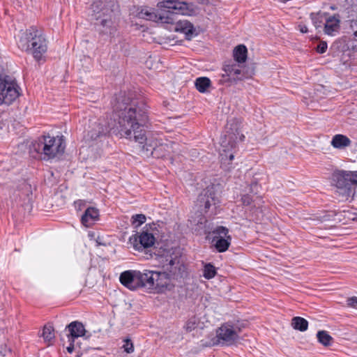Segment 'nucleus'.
<instances>
[{
	"mask_svg": "<svg viewBox=\"0 0 357 357\" xmlns=\"http://www.w3.org/2000/svg\"><path fill=\"white\" fill-rule=\"evenodd\" d=\"M113 113L109 119L116 136L134 139L144 144L146 142L144 126L148 122V106L137 98L132 91H120L112 101Z\"/></svg>",
	"mask_w": 357,
	"mask_h": 357,
	"instance_id": "nucleus-1",
	"label": "nucleus"
},
{
	"mask_svg": "<svg viewBox=\"0 0 357 357\" xmlns=\"http://www.w3.org/2000/svg\"><path fill=\"white\" fill-rule=\"evenodd\" d=\"M165 264L162 265L163 271L146 270V292L163 294L174 288L172 280L184 282L189 273L181 256L176 254L167 255Z\"/></svg>",
	"mask_w": 357,
	"mask_h": 357,
	"instance_id": "nucleus-2",
	"label": "nucleus"
},
{
	"mask_svg": "<svg viewBox=\"0 0 357 357\" xmlns=\"http://www.w3.org/2000/svg\"><path fill=\"white\" fill-rule=\"evenodd\" d=\"M91 20L99 36L105 40L114 36L116 32V13L119 12L116 0H93L91 5Z\"/></svg>",
	"mask_w": 357,
	"mask_h": 357,
	"instance_id": "nucleus-3",
	"label": "nucleus"
},
{
	"mask_svg": "<svg viewBox=\"0 0 357 357\" xmlns=\"http://www.w3.org/2000/svg\"><path fill=\"white\" fill-rule=\"evenodd\" d=\"M241 123L238 119L229 121L225 133L220 138V167L226 172H229L233 168L232 161L237 143L245 139V136L241 133Z\"/></svg>",
	"mask_w": 357,
	"mask_h": 357,
	"instance_id": "nucleus-4",
	"label": "nucleus"
},
{
	"mask_svg": "<svg viewBox=\"0 0 357 357\" xmlns=\"http://www.w3.org/2000/svg\"><path fill=\"white\" fill-rule=\"evenodd\" d=\"M66 149V140L63 135L56 137L41 135L31 143L30 152L36 153L35 158L49 161L62 155Z\"/></svg>",
	"mask_w": 357,
	"mask_h": 357,
	"instance_id": "nucleus-5",
	"label": "nucleus"
},
{
	"mask_svg": "<svg viewBox=\"0 0 357 357\" xmlns=\"http://www.w3.org/2000/svg\"><path fill=\"white\" fill-rule=\"evenodd\" d=\"M19 48L31 54L36 61H40L47 52V45L45 37L34 26L27 29L22 34L17 43Z\"/></svg>",
	"mask_w": 357,
	"mask_h": 357,
	"instance_id": "nucleus-6",
	"label": "nucleus"
},
{
	"mask_svg": "<svg viewBox=\"0 0 357 357\" xmlns=\"http://www.w3.org/2000/svg\"><path fill=\"white\" fill-rule=\"evenodd\" d=\"M219 204L220 200L216 195V185L214 184H211L204 189L199 195L196 202L197 211L208 217L217 214L216 209Z\"/></svg>",
	"mask_w": 357,
	"mask_h": 357,
	"instance_id": "nucleus-7",
	"label": "nucleus"
},
{
	"mask_svg": "<svg viewBox=\"0 0 357 357\" xmlns=\"http://www.w3.org/2000/svg\"><path fill=\"white\" fill-rule=\"evenodd\" d=\"M21 95V88L15 78L0 74V106L10 105Z\"/></svg>",
	"mask_w": 357,
	"mask_h": 357,
	"instance_id": "nucleus-8",
	"label": "nucleus"
},
{
	"mask_svg": "<svg viewBox=\"0 0 357 357\" xmlns=\"http://www.w3.org/2000/svg\"><path fill=\"white\" fill-rule=\"evenodd\" d=\"M351 171L337 170L332 175V181L337 188V192L343 197L353 196L357 187V181L353 179Z\"/></svg>",
	"mask_w": 357,
	"mask_h": 357,
	"instance_id": "nucleus-9",
	"label": "nucleus"
},
{
	"mask_svg": "<svg viewBox=\"0 0 357 357\" xmlns=\"http://www.w3.org/2000/svg\"><path fill=\"white\" fill-rule=\"evenodd\" d=\"M146 270L143 271L128 270L120 274V282L130 290L135 291L139 289L146 291V281L145 280Z\"/></svg>",
	"mask_w": 357,
	"mask_h": 357,
	"instance_id": "nucleus-10",
	"label": "nucleus"
},
{
	"mask_svg": "<svg viewBox=\"0 0 357 357\" xmlns=\"http://www.w3.org/2000/svg\"><path fill=\"white\" fill-rule=\"evenodd\" d=\"M211 234V244L214 249L218 252H226L231 242V236L229 234V229L224 226H218L213 231Z\"/></svg>",
	"mask_w": 357,
	"mask_h": 357,
	"instance_id": "nucleus-11",
	"label": "nucleus"
},
{
	"mask_svg": "<svg viewBox=\"0 0 357 357\" xmlns=\"http://www.w3.org/2000/svg\"><path fill=\"white\" fill-rule=\"evenodd\" d=\"M228 321L224 323L216 331V336L212 339V345H218L220 344L231 346L235 343L239 338L236 334L234 326Z\"/></svg>",
	"mask_w": 357,
	"mask_h": 357,
	"instance_id": "nucleus-12",
	"label": "nucleus"
},
{
	"mask_svg": "<svg viewBox=\"0 0 357 357\" xmlns=\"http://www.w3.org/2000/svg\"><path fill=\"white\" fill-rule=\"evenodd\" d=\"M157 7L161 10L162 8H167V10H164L165 13L169 15L172 17L174 14L189 15L190 11L188 4L179 0H162L157 3Z\"/></svg>",
	"mask_w": 357,
	"mask_h": 357,
	"instance_id": "nucleus-13",
	"label": "nucleus"
},
{
	"mask_svg": "<svg viewBox=\"0 0 357 357\" xmlns=\"http://www.w3.org/2000/svg\"><path fill=\"white\" fill-rule=\"evenodd\" d=\"M129 241L136 250L140 251L152 247L155 243V238L152 233L146 230L142 231L141 233L137 232L131 236Z\"/></svg>",
	"mask_w": 357,
	"mask_h": 357,
	"instance_id": "nucleus-14",
	"label": "nucleus"
},
{
	"mask_svg": "<svg viewBox=\"0 0 357 357\" xmlns=\"http://www.w3.org/2000/svg\"><path fill=\"white\" fill-rule=\"evenodd\" d=\"M138 15L139 17L146 20L171 24L174 23V17H172L169 15L165 14V13H159L158 10L153 8L146 6L142 8Z\"/></svg>",
	"mask_w": 357,
	"mask_h": 357,
	"instance_id": "nucleus-15",
	"label": "nucleus"
},
{
	"mask_svg": "<svg viewBox=\"0 0 357 357\" xmlns=\"http://www.w3.org/2000/svg\"><path fill=\"white\" fill-rule=\"evenodd\" d=\"M112 126H110V121L107 120L104 123H99L96 127L88 132L87 136L93 141L97 140L101 137L112 135Z\"/></svg>",
	"mask_w": 357,
	"mask_h": 357,
	"instance_id": "nucleus-16",
	"label": "nucleus"
},
{
	"mask_svg": "<svg viewBox=\"0 0 357 357\" xmlns=\"http://www.w3.org/2000/svg\"><path fill=\"white\" fill-rule=\"evenodd\" d=\"M340 30V15L335 13L333 15H328L326 18L324 26V33L328 36H335Z\"/></svg>",
	"mask_w": 357,
	"mask_h": 357,
	"instance_id": "nucleus-17",
	"label": "nucleus"
},
{
	"mask_svg": "<svg viewBox=\"0 0 357 357\" xmlns=\"http://www.w3.org/2000/svg\"><path fill=\"white\" fill-rule=\"evenodd\" d=\"M206 215V214L197 211V212L195 213V215L191 216L190 221L192 225L196 226L195 229L196 231H202L204 234H209L211 231L208 230V227L207 226L208 220Z\"/></svg>",
	"mask_w": 357,
	"mask_h": 357,
	"instance_id": "nucleus-18",
	"label": "nucleus"
},
{
	"mask_svg": "<svg viewBox=\"0 0 357 357\" xmlns=\"http://www.w3.org/2000/svg\"><path fill=\"white\" fill-rule=\"evenodd\" d=\"M65 331L68 332L66 336L79 337L86 336V331L84 324L78 321L70 322L66 326Z\"/></svg>",
	"mask_w": 357,
	"mask_h": 357,
	"instance_id": "nucleus-19",
	"label": "nucleus"
},
{
	"mask_svg": "<svg viewBox=\"0 0 357 357\" xmlns=\"http://www.w3.org/2000/svg\"><path fill=\"white\" fill-rule=\"evenodd\" d=\"M99 218V210L95 207H88L81 217V223L88 227Z\"/></svg>",
	"mask_w": 357,
	"mask_h": 357,
	"instance_id": "nucleus-20",
	"label": "nucleus"
},
{
	"mask_svg": "<svg viewBox=\"0 0 357 357\" xmlns=\"http://www.w3.org/2000/svg\"><path fill=\"white\" fill-rule=\"evenodd\" d=\"M174 24H175V22ZM176 30L185 33L186 40H191L192 36L194 35H195V27H194L193 24L191 22H190L189 21L179 20L177 22H176Z\"/></svg>",
	"mask_w": 357,
	"mask_h": 357,
	"instance_id": "nucleus-21",
	"label": "nucleus"
},
{
	"mask_svg": "<svg viewBox=\"0 0 357 357\" xmlns=\"http://www.w3.org/2000/svg\"><path fill=\"white\" fill-rule=\"evenodd\" d=\"M234 61L239 64L246 62L248 58V48L243 45H238L233 50Z\"/></svg>",
	"mask_w": 357,
	"mask_h": 357,
	"instance_id": "nucleus-22",
	"label": "nucleus"
},
{
	"mask_svg": "<svg viewBox=\"0 0 357 357\" xmlns=\"http://www.w3.org/2000/svg\"><path fill=\"white\" fill-rule=\"evenodd\" d=\"M351 139L346 135L342 134L335 135L331 142V146L337 149H344L351 145Z\"/></svg>",
	"mask_w": 357,
	"mask_h": 357,
	"instance_id": "nucleus-23",
	"label": "nucleus"
},
{
	"mask_svg": "<svg viewBox=\"0 0 357 357\" xmlns=\"http://www.w3.org/2000/svg\"><path fill=\"white\" fill-rule=\"evenodd\" d=\"M240 76L237 75L238 79L243 81L252 77L255 73V64L254 63H248L240 64Z\"/></svg>",
	"mask_w": 357,
	"mask_h": 357,
	"instance_id": "nucleus-24",
	"label": "nucleus"
},
{
	"mask_svg": "<svg viewBox=\"0 0 357 357\" xmlns=\"http://www.w3.org/2000/svg\"><path fill=\"white\" fill-rule=\"evenodd\" d=\"M240 64L235 62L234 61H228L225 62L222 66V70L226 73L227 75L231 77L240 76Z\"/></svg>",
	"mask_w": 357,
	"mask_h": 357,
	"instance_id": "nucleus-25",
	"label": "nucleus"
},
{
	"mask_svg": "<svg viewBox=\"0 0 357 357\" xmlns=\"http://www.w3.org/2000/svg\"><path fill=\"white\" fill-rule=\"evenodd\" d=\"M329 15L328 13L321 12V10L317 13H311L310 14V18L312 20V22L314 27L317 29L319 28H321L323 24L324 25L323 20L324 18H326L327 16Z\"/></svg>",
	"mask_w": 357,
	"mask_h": 357,
	"instance_id": "nucleus-26",
	"label": "nucleus"
},
{
	"mask_svg": "<svg viewBox=\"0 0 357 357\" xmlns=\"http://www.w3.org/2000/svg\"><path fill=\"white\" fill-rule=\"evenodd\" d=\"M331 49L343 54L347 51H350L349 45L347 41V36H344L341 38L335 40L333 43Z\"/></svg>",
	"mask_w": 357,
	"mask_h": 357,
	"instance_id": "nucleus-27",
	"label": "nucleus"
},
{
	"mask_svg": "<svg viewBox=\"0 0 357 357\" xmlns=\"http://www.w3.org/2000/svg\"><path fill=\"white\" fill-rule=\"evenodd\" d=\"M196 89L200 93H206L208 89L211 86V81L207 77H197L195 81Z\"/></svg>",
	"mask_w": 357,
	"mask_h": 357,
	"instance_id": "nucleus-28",
	"label": "nucleus"
},
{
	"mask_svg": "<svg viewBox=\"0 0 357 357\" xmlns=\"http://www.w3.org/2000/svg\"><path fill=\"white\" fill-rule=\"evenodd\" d=\"M291 326L295 330L304 332L307 330L308 321L301 317H294L291 319Z\"/></svg>",
	"mask_w": 357,
	"mask_h": 357,
	"instance_id": "nucleus-29",
	"label": "nucleus"
},
{
	"mask_svg": "<svg viewBox=\"0 0 357 357\" xmlns=\"http://www.w3.org/2000/svg\"><path fill=\"white\" fill-rule=\"evenodd\" d=\"M318 342L324 347L331 346L333 342V337L326 331H319L317 333Z\"/></svg>",
	"mask_w": 357,
	"mask_h": 357,
	"instance_id": "nucleus-30",
	"label": "nucleus"
},
{
	"mask_svg": "<svg viewBox=\"0 0 357 357\" xmlns=\"http://www.w3.org/2000/svg\"><path fill=\"white\" fill-rule=\"evenodd\" d=\"M200 324V319L197 316L194 315L190 317L184 326V328L185 329L186 332L190 333L197 328Z\"/></svg>",
	"mask_w": 357,
	"mask_h": 357,
	"instance_id": "nucleus-31",
	"label": "nucleus"
},
{
	"mask_svg": "<svg viewBox=\"0 0 357 357\" xmlns=\"http://www.w3.org/2000/svg\"><path fill=\"white\" fill-rule=\"evenodd\" d=\"M238 82L239 80L238 79V77H231L225 73V74L221 75V78L219 79L218 84L226 86H230L232 84H236Z\"/></svg>",
	"mask_w": 357,
	"mask_h": 357,
	"instance_id": "nucleus-32",
	"label": "nucleus"
},
{
	"mask_svg": "<svg viewBox=\"0 0 357 357\" xmlns=\"http://www.w3.org/2000/svg\"><path fill=\"white\" fill-rule=\"evenodd\" d=\"M217 274V270L215 267L211 263H206L204 266L203 276L210 280L213 278Z\"/></svg>",
	"mask_w": 357,
	"mask_h": 357,
	"instance_id": "nucleus-33",
	"label": "nucleus"
},
{
	"mask_svg": "<svg viewBox=\"0 0 357 357\" xmlns=\"http://www.w3.org/2000/svg\"><path fill=\"white\" fill-rule=\"evenodd\" d=\"M146 220V215L144 214H135L131 218L132 225L135 228H138L145 222Z\"/></svg>",
	"mask_w": 357,
	"mask_h": 357,
	"instance_id": "nucleus-34",
	"label": "nucleus"
},
{
	"mask_svg": "<svg viewBox=\"0 0 357 357\" xmlns=\"http://www.w3.org/2000/svg\"><path fill=\"white\" fill-rule=\"evenodd\" d=\"M229 322H230L231 323L230 324L232 325V326H234V331H236V333L238 335L239 333L241 332L242 329L245 328L248 325L247 321L245 320L238 319V320L229 321Z\"/></svg>",
	"mask_w": 357,
	"mask_h": 357,
	"instance_id": "nucleus-35",
	"label": "nucleus"
},
{
	"mask_svg": "<svg viewBox=\"0 0 357 357\" xmlns=\"http://www.w3.org/2000/svg\"><path fill=\"white\" fill-rule=\"evenodd\" d=\"M42 336L45 341L50 342L54 338V328L52 326H44Z\"/></svg>",
	"mask_w": 357,
	"mask_h": 357,
	"instance_id": "nucleus-36",
	"label": "nucleus"
},
{
	"mask_svg": "<svg viewBox=\"0 0 357 357\" xmlns=\"http://www.w3.org/2000/svg\"><path fill=\"white\" fill-rule=\"evenodd\" d=\"M21 193L22 195H24L27 197L28 201L29 202L31 199L33 194L31 185L25 181L23 183H22Z\"/></svg>",
	"mask_w": 357,
	"mask_h": 357,
	"instance_id": "nucleus-37",
	"label": "nucleus"
},
{
	"mask_svg": "<svg viewBox=\"0 0 357 357\" xmlns=\"http://www.w3.org/2000/svg\"><path fill=\"white\" fill-rule=\"evenodd\" d=\"M347 41L350 51L357 52V30L354 31L351 36H347Z\"/></svg>",
	"mask_w": 357,
	"mask_h": 357,
	"instance_id": "nucleus-38",
	"label": "nucleus"
},
{
	"mask_svg": "<svg viewBox=\"0 0 357 357\" xmlns=\"http://www.w3.org/2000/svg\"><path fill=\"white\" fill-rule=\"evenodd\" d=\"M123 348L124 351L128 354H131L134 351L133 343L130 339L127 338L124 340Z\"/></svg>",
	"mask_w": 357,
	"mask_h": 357,
	"instance_id": "nucleus-39",
	"label": "nucleus"
},
{
	"mask_svg": "<svg viewBox=\"0 0 357 357\" xmlns=\"http://www.w3.org/2000/svg\"><path fill=\"white\" fill-rule=\"evenodd\" d=\"M327 48V43L326 41H321L317 44V47L314 49L317 53L324 54L326 52Z\"/></svg>",
	"mask_w": 357,
	"mask_h": 357,
	"instance_id": "nucleus-40",
	"label": "nucleus"
},
{
	"mask_svg": "<svg viewBox=\"0 0 357 357\" xmlns=\"http://www.w3.org/2000/svg\"><path fill=\"white\" fill-rule=\"evenodd\" d=\"M241 201L243 206H248L252 203L253 199L252 197L249 194H245L242 195Z\"/></svg>",
	"mask_w": 357,
	"mask_h": 357,
	"instance_id": "nucleus-41",
	"label": "nucleus"
},
{
	"mask_svg": "<svg viewBox=\"0 0 357 357\" xmlns=\"http://www.w3.org/2000/svg\"><path fill=\"white\" fill-rule=\"evenodd\" d=\"M75 206L78 211H81L86 205V202L82 199H78L74 202Z\"/></svg>",
	"mask_w": 357,
	"mask_h": 357,
	"instance_id": "nucleus-42",
	"label": "nucleus"
},
{
	"mask_svg": "<svg viewBox=\"0 0 357 357\" xmlns=\"http://www.w3.org/2000/svg\"><path fill=\"white\" fill-rule=\"evenodd\" d=\"M347 305L350 307H356L357 306V297L352 296L347 299Z\"/></svg>",
	"mask_w": 357,
	"mask_h": 357,
	"instance_id": "nucleus-43",
	"label": "nucleus"
},
{
	"mask_svg": "<svg viewBox=\"0 0 357 357\" xmlns=\"http://www.w3.org/2000/svg\"><path fill=\"white\" fill-rule=\"evenodd\" d=\"M299 31L303 33H306L308 32V29L307 26L303 23H301L298 26Z\"/></svg>",
	"mask_w": 357,
	"mask_h": 357,
	"instance_id": "nucleus-44",
	"label": "nucleus"
},
{
	"mask_svg": "<svg viewBox=\"0 0 357 357\" xmlns=\"http://www.w3.org/2000/svg\"><path fill=\"white\" fill-rule=\"evenodd\" d=\"M350 27L354 32L357 30V18L350 21Z\"/></svg>",
	"mask_w": 357,
	"mask_h": 357,
	"instance_id": "nucleus-45",
	"label": "nucleus"
},
{
	"mask_svg": "<svg viewBox=\"0 0 357 357\" xmlns=\"http://www.w3.org/2000/svg\"><path fill=\"white\" fill-rule=\"evenodd\" d=\"M258 185L257 182H252L250 185V192L257 194V192L255 190V188H257Z\"/></svg>",
	"mask_w": 357,
	"mask_h": 357,
	"instance_id": "nucleus-46",
	"label": "nucleus"
},
{
	"mask_svg": "<svg viewBox=\"0 0 357 357\" xmlns=\"http://www.w3.org/2000/svg\"><path fill=\"white\" fill-rule=\"evenodd\" d=\"M75 349V344H69L66 347V350L69 354H72Z\"/></svg>",
	"mask_w": 357,
	"mask_h": 357,
	"instance_id": "nucleus-47",
	"label": "nucleus"
},
{
	"mask_svg": "<svg viewBox=\"0 0 357 357\" xmlns=\"http://www.w3.org/2000/svg\"><path fill=\"white\" fill-rule=\"evenodd\" d=\"M68 337V341L69 342V344H75V340L77 339V337H70V336H67Z\"/></svg>",
	"mask_w": 357,
	"mask_h": 357,
	"instance_id": "nucleus-48",
	"label": "nucleus"
},
{
	"mask_svg": "<svg viewBox=\"0 0 357 357\" xmlns=\"http://www.w3.org/2000/svg\"><path fill=\"white\" fill-rule=\"evenodd\" d=\"M353 179L357 181V171L351 172Z\"/></svg>",
	"mask_w": 357,
	"mask_h": 357,
	"instance_id": "nucleus-49",
	"label": "nucleus"
},
{
	"mask_svg": "<svg viewBox=\"0 0 357 357\" xmlns=\"http://www.w3.org/2000/svg\"><path fill=\"white\" fill-rule=\"evenodd\" d=\"M330 9L331 10H336L337 9V6L335 4H333L330 6Z\"/></svg>",
	"mask_w": 357,
	"mask_h": 357,
	"instance_id": "nucleus-50",
	"label": "nucleus"
},
{
	"mask_svg": "<svg viewBox=\"0 0 357 357\" xmlns=\"http://www.w3.org/2000/svg\"><path fill=\"white\" fill-rule=\"evenodd\" d=\"M82 352H78L76 355V357H82Z\"/></svg>",
	"mask_w": 357,
	"mask_h": 357,
	"instance_id": "nucleus-51",
	"label": "nucleus"
},
{
	"mask_svg": "<svg viewBox=\"0 0 357 357\" xmlns=\"http://www.w3.org/2000/svg\"><path fill=\"white\" fill-rule=\"evenodd\" d=\"M0 354H1L3 356L6 355V351L5 350L4 352H2V351H0Z\"/></svg>",
	"mask_w": 357,
	"mask_h": 357,
	"instance_id": "nucleus-52",
	"label": "nucleus"
},
{
	"mask_svg": "<svg viewBox=\"0 0 357 357\" xmlns=\"http://www.w3.org/2000/svg\"><path fill=\"white\" fill-rule=\"evenodd\" d=\"M356 219H357V214H356Z\"/></svg>",
	"mask_w": 357,
	"mask_h": 357,
	"instance_id": "nucleus-53",
	"label": "nucleus"
}]
</instances>
